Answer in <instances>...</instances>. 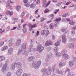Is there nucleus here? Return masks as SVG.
<instances>
[{
	"label": "nucleus",
	"instance_id": "obj_1",
	"mask_svg": "<svg viewBox=\"0 0 76 76\" xmlns=\"http://www.w3.org/2000/svg\"><path fill=\"white\" fill-rule=\"evenodd\" d=\"M41 62L40 61H38L37 62L35 61H33L32 64V66L35 69H38L41 66Z\"/></svg>",
	"mask_w": 76,
	"mask_h": 76
},
{
	"label": "nucleus",
	"instance_id": "obj_2",
	"mask_svg": "<svg viewBox=\"0 0 76 76\" xmlns=\"http://www.w3.org/2000/svg\"><path fill=\"white\" fill-rule=\"evenodd\" d=\"M44 50V47L42 45H39L37 47V50L39 51V53L42 52Z\"/></svg>",
	"mask_w": 76,
	"mask_h": 76
},
{
	"label": "nucleus",
	"instance_id": "obj_3",
	"mask_svg": "<svg viewBox=\"0 0 76 76\" xmlns=\"http://www.w3.org/2000/svg\"><path fill=\"white\" fill-rule=\"evenodd\" d=\"M23 72V70H22V69H20L16 71L15 74L17 76H20Z\"/></svg>",
	"mask_w": 76,
	"mask_h": 76
},
{
	"label": "nucleus",
	"instance_id": "obj_4",
	"mask_svg": "<svg viewBox=\"0 0 76 76\" xmlns=\"http://www.w3.org/2000/svg\"><path fill=\"white\" fill-rule=\"evenodd\" d=\"M21 54L22 55H25L26 54V49H20L19 50L18 54Z\"/></svg>",
	"mask_w": 76,
	"mask_h": 76
},
{
	"label": "nucleus",
	"instance_id": "obj_5",
	"mask_svg": "<svg viewBox=\"0 0 76 76\" xmlns=\"http://www.w3.org/2000/svg\"><path fill=\"white\" fill-rule=\"evenodd\" d=\"M61 17L59 18H58L56 19V20H55V23L54 24V26L55 27H58V22H59V21H60L61 20Z\"/></svg>",
	"mask_w": 76,
	"mask_h": 76
},
{
	"label": "nucleus",
	"instance_id": "obj_6",
	"mask_svg": "<svg viewBox=\"0 0 76 76\" xmlns=\"http://www.w3.org/2000/svg\"><path fill=\"white\" fill-rule=\"evenodd\" d=\"M46 33V36H47L49 34H50V32H49V31L48 30H47L46 31H45V30H44L43 31H41V34L42 35H44Z\"/></svg>",
	"mask_w": 76,
	"mask_h": 76
},
{
	"label": "nucleus",
	"instance_id": "obj_7",
	"mask_svg": "<svg viewBox=\"0 0 76 76\" xmlns=\"http://www.w3.org/2000/svg\"><path fill=\"white\" fill-rule=\"evenodd\" d=\"M51 3V1H49L48 3H47V1L45 0L44 1L43 3V7H47Z\"/></svg>",
	"mask_w": 76,
	"mask_h": 76
},
{
	"label": "nucleus",
	"instance_id": "obj_8",
	"mask_svg": "<svg viewBox=\"0 0 76 76\" xmlns=\"http://www.w3.org/2000/svg\"><path fill=\"white\" fill-rule=\"evenodd\" d=\"M66 64V62H65L61 61L59 63V66L60 68H61L63 66H64Z\"/></svg>",
	"mask_w": 76,
	"mask_h": 76
},
{
	"label": "nucleus",
	"instance_id": "obj_9",
	"mask_svg": "<svg viewBox=\"0 0 76 76\" xmlns=\"http://www.w3.org/2000/svg\"><path fill=\"white\" fill-rule=\"evenodd\" d=\"M69 65L70 67H73L75 64V61L73 60H70L69 62Z\"/></svg>",
	"mask_w": 76,
	"mask_h": 76
},
{
	"label": "nucleus",
	"instance_id": "obj_10",
	"mask_svg": "<svg viewBox=\"0 0 76 76\" xmlns=\"http://www.w3.org/2000/svg\"><path fill=\"white\" fill-rule=\"evenodd\" d=\"M51 68L49 67L47 70L46 72H45L46 75H51Z\"/></svg>",
	"mask_w": 76,
	"mask_h": 76
},
{
	"label": "nucleus",
	"instance_id": "obj_11",
	"mask_svg": "<svg viewBox=\"0 0 76 76\" xmlns=\"http://www.w3.org/2000/svg\"><path fill=\"white\" fill-rule=\"evenodd\" d=\"M56 72L58 74H60V75H63V73H64V71L63 70L61 69L59 71V69H56Z\"/></svg>",
	"mask_w": 76,
	"mask_h": 76
},
{
	"label": "nucleus",
	"instance_id": "obj_12",
	"mask_svg": "<svg viewBox=\"0 0 76 76\" xmlns=\"http://www.w3.org/2000/svg\"><path fill=\"white\" fill-rule=\"evenodd\" d=\"M5 14L7 15H10L12 16L13 15V12L12 11L10 12V10H7L5 12Z\"/></svg>",
	"mask_w": 76,
	"mask_h": 76
},
{
	"label": "nucleus",
	"instance_id": "obj_13",
	"mask_svg": "<svg viewBox=\"0 0 76 76\" xmlns=\"http://www.w3.org/2000/svg\"><path fill=\"white\" fill-rule=\"evenodd\" d=\"M34 48H33V45L31 44L30 45L28 48V51L29 52H32L34 51Z\"/></svg>",
	"mask_w": 76,
	"mask_h": 76
},
{
	"label": "nucleus",
	"instance_id": "obj_14",
	"mask_svg": "<svg viewBox=\"0 0 76 76\" xmlns=\"http://www.w3.org/2000/svg\"><path fill=\"white\" fill-rule=\"evenodd\" d=\"M7 64H5L3 66V67L1 69L2 72H4L5 70H6V69H7Z\"/></svg>",
	"mask_w": 76,
	"mask_h": 76
},
{
	"label": "nucleus",
	"instance_id": "obj_15",
	"mask_svg": "<svg viewBox=\"0 0 76 76\" xmlns=\"http://www.w3.org/2000/svg\"><path fill=\"white\" fill-rule=\"evenodd\" d=\"M61 31L62 32H64V34H67L68 32V31H67V28H66L65 27H63L61 29Z\"/></svg>",
	"mask_w": 76,
	"mask_h": 76
},
{
	"label": "nucleus",
	"instance_id": "obj_16",
	"mask_svg": "<svg viewBox=\"0 0 76 76\" xmlns=\"http://www.w3.org/2000/svg\"><path fill=\"white\" fill-rule=\"evenodd\" d=\"M63 56L64 59L65 60H68L70 58V56L67 54L64 53L63 54Z\"/></svg>",
	"mask_w": 76,
	"mask_h": 76
},
{
	"label": "nucleus",
	"instance_id": "obj_17",
	"mask_svg": "<svg viewBox=\"0 0 76 76\" xmlns=\"http://www.w3.org/2000/svg\"><path fill=\"white\" fill-rule=\"evenodd\" d=\"M37 27V24H35L32 25H30L29 26V30L30 31H31L32 29L33 28H36Z\"/></svg>",
	"mask_w": 76,
	"mask_h": 76
},
{
	"label": "nucleus",
	"instance_id": "obj_18",
	"mask_svg": "<svg viewBox=\"0 0 76 76\" xmlns=\"http://www.w3.org/2000/svg\"><path fill=\"white\" fill-rule=\"evenodd\" d=\"M61 42V40H58L57 42L55 43V46H56V47H58V46L60 45V42Z\"/></svg>",
	"mask_w": 76,
	"mask_h": 76
},
{
	"label": "nucleus",
	"instance_id": "obj_19",
	"mask_svg": "<svg viewBox=\"0 0 76 76\" xmlns=\"http://www.w3.org/2000/svg\"><path fill=\"white\" fill-rule=\"evenodd\" d=\"M35 58V57L34 56H31L28 59V61H33L34 59Z\"/></svg>",
	"mask_w": 76,
	"mask_h": 76
},
{
	"label": "nucleus",
	"instance_id": "obj_20",
	"mask_svg": "<svg viewBox=\"0 0 76 76\" xmlns=\"http://www.w3.org/2000/svg\"><path fill=\"white\" fill-rule=\"evenodd\" d=\"M5 3V4H7L6 7L8 8V9H12V6L10 5V4H8L7 2H3V3Z\"/></svg>",
	"mask_w": 76,
	"mask_h": 76
},
{
	"label": "nucleus",
	"instance_id": "obj_21",
	"mask_svg": "<svg viewBox=\"0 0 76 76\" xmlns=\"http://www.w3.org/2000/svg\"><path fill=\"white\" fill-rule=\"evenodd\" d=\"M52 44H53L52 43V42H51L50 41H48L46 42L45 43V45L46 47H47V46H48L49 45H52Z\"/></svg>",
	"mask_w": 76,
	"mask_h": 76
},
{
	"label": "nucleus",
	"instance_id": "obj_22",
	"mask_svg": "<svg viewBox=\"0 0 76 76\" xmlns=\"http://www.w3.org/2000/svg\"><path fill=\"white\" fill-rule=\"evenodd\" d=\"M16 10L18 12H20V9H21V6L20 5H17L15 7Z\"/></svg>",
	"mask_w": 76,
	"mask_h": 76
},
{
	"label": "nucleus",
	"instance_id": "obj_23",
	"mask_svg": "<svg viewBox=\"0 0 76 76\" xmlns=\"http://www.w3.org/2000/svg\"><path fill=\"white\" fill-rule=\"evenodd\" d=\"M20 43H21V40L19 39H18L17 41L16 44V46L18 47L19 46Z\"/></svg>",
	"mask_w": 76,
	"mask_h": 76
},
{
	"label": "nucleus",
	"instance_id": "obj_24",
	"mask_svg": "<svg viewBox=\"0 0 76 76\" xmlns=\"http://www.w3.org/2000/svg\"><path fill=\"white\" fill-rule=\"evenodd\" d=\"M16 66L18 68H20L22 66V64L20 63H18L16 64Z\"/></svg>",
	"mask_w": 76,
	"mask_h": 76
},
{
	"label": "nucleus",
	"instance_id": "obj_25",
	"mask_svg": "<svg viewBox=\"0 0 76 76\" xmlns=\"http://www.w3.org/2000/svg\"><path fill=\"white\" fill-rule=\"evenodd\" d=\"M13 51V48H10L8 50V54L9 55H11L12 54Z\"/></svg>",
	"mask_w": 76,
	"mask_h": 76
},
{
	"label": "nucleus",
	"instance_id": "obj_26",
	"mask_svg": "<svg viewBox=\"0 0 76 76\" xmlns=\"http://www.w3.org/2000/svg\"><path fill=\"white\" fill-rule=\"evenodd\" d=\"M69 23L70 25H75L76 23V21L75 20H70L69 21Z\"/></svg>",
	"mask_w": 76,
	"mask_h": 76
},
{
	"label": "nucleus",
	"instance_id": "obj_27",
	"mask_svg": "<svg viewBox=\"0 0 76 76\" xmlns=\"http://www.w3.org/2000/svg\"><path fill=\"white\" fill-rule=\"evenodd\" d=\"M15 64L13 63L11 65V66L10 69L11 70H15Z\"/></svg>",
	"mask_w": 76,
	"mask_h": 76
},
{
	"label": "nucleus",
	"instance_id": "obj_28",
	"mask_svg": "<svg viewBox=\"0 0 76 76\" xmlns=\"http://www.w3.org/2000/svg\"><path fill=\"white\" fill-rule=\"evenodd\" d=\"M12 39H11L10 40H9L8 42V43L9 44V47H11V45H12V44H13V42H12Z\"/></svg>",
	"mask_w": 76,
	"mask_h": 76
},
{
	"label": "nucleus",
	"instance_id": "obj_29",
	"mask_svg": "<svg viewBox=\"0 0 76 76\" xmlns=\"http://www.w3.org/2000/svg\"><path fill=\"white\" fill-rule=\"evenodd\" d=\"M8 47L7 46H5L3 47L2 49H1V50L2 51H5V50H7Z\"/></svg>",
	"mask_w": 76,
	"mask_h": 76
},
{
	"label": "nucleus",
	"instance_id": "obj_30",
	"mask_svg": "<svg viewBox=\"0 0 76 76\" xmlns=\"http://www.w3.org/2000/svg\"><path fill=\"white\" fill-rule=\"evenodd\" d=\"M26 43H24L22 46L21 49L25 50L26 48Z\"/></svg>",
	"mask_w": 76,
	"mask_h": 76
},
{
	"label": "nucleus",
	"instance_id": "obj_31",
	"mask_svg": "<svg viewBox=\"0 0 76 76\" xmlns=\"http://www.w3.org/2000/svg\"><path fill=\"white\" fill-rule=\"evenodd\" d=\"M49 27L50 29H53L54 28V24H53V23H51L50 24Z\"/></svg>",
	"mask_w": 76,
	"mask_h": 76
},
{
	"label": "nucleus",
	"instance_id": "obj_32",
	"mask_svg": "<svg viewBox=\"0 0 76 76\" xmlns=\"http://www.w3.org/2000/svg\"><path fill=\"white\" fill-rule=\"evenodd\" d=\"M74 47V45L72 43H70L69 45V48H71V49H73Z\"/></svg>",
	"mask_w": 76,
	"mask_h": 76
},
{
	"label": "nucleus",
	"instance_id": "obj_33",
	"mask_svg": "<svg viewBox=\"0 0 76 76\" xmlns=\"http://www.w3.org/2000/svg\"><path fill=\"white\" fill-rule=\"evenodd\" d=\"M21 24H18V26L17 28V30H20L22 29V26H20Z\"/></svg>",
	"mask_w": 76,
	"mask_h": 76
},
{
	"label": "nucleus",
	"instance_id": "obj_34",
	"mask_svg": "<svg viewBox=\"0 0 76 76\" xmlns=\"http://www.w3.org/2000/svg\"><path fill=\"white\" fill-rule=\"evenodd\" d=\"M5 59V57L3 56H0V61H1L3 60H4Z\"/></svg>",
	"mask_w": 76,
	"mask_h": 76
},
{
	"label": "nucleus",
	"instance_id": "obj_35",
	"mask_svg": "<svg viewBox=\"0 0 76 76\" xmlns=\"http://www.w3.org/2000/svg\"><path fill=\"white\" fill-rule=\"evenodd\" d=\"M69 42L75 41H76V39L75 38L72 39V37H69Z\"/></svg>",
	"mask_w": 76,
	"mask_h": 76
},
{
	"label": "nucleus",
	"instance_id": "obj_36",
	"mask_svg": "<svg viewBox=\"0 0 76 76\" xmlns=\"http://www.w3.org/2000/svg\"><path fill=\"white\" fill-rule=\"evenodd\" d=\"M56 57H60L61 55V54L60 52L56 53Z\"/></svg>",
	"mask_w": 76,
	"mask_h": 76
},
{
	"label": "nucleus",
	"instance_id": "obj_37",
	"mask_svg": "<svg viewBox=\"0 0 76 76\" xmlns=\"http://www.w3.org/2000/svg\"><path fill=\"white\" fill-rule=\"evenodd\" d=\"M58 50V47H55L53 48V51L54 52H55V53L57 52Z\"/></svg>",
	"mask_w": 76,
	"mask_h": 76
},
{
	"label": "nucleus",
	"instance_id": "obj_38",
	"mask_svg": "<svg viewBox=\"0 0 76 76\" xmlns=\"http://www.w3.org/2000/svg\"><path fill=\"white\" fill-rule=\"evenodd\" d=\"M27 31H28V30L26 28H23V33H26V32H27Z\"/></svg>",
	"mask_w": 76,
	"mask_h": 76
},
{
	"label": "nucleus",
	"instance_id": "obj_39",
	"mask_svg": "<svg viewBox=\"0 0 76 76\" xmlns=\"http://www.w3.org/2000/svg\"><path fill=\"white\" fill-rule=\"evenodd\" d=\"M25 5L26 7H29V6H30V5H31V4L30 3H26L25 4Z\"/></svg>",
	"mask_w": 76,
	"mask_h": 76
},
{
	"label": "nucleus",
	"instance_id": "obj_40",
	"mask_svg": "<svg viewBox=\"0 0 76 76\" xmlns=\"http://www.w3.org/2000/svg\"><path fill=\"white\" fill-rule=\"evenodd\" d=\"M48 56L49 58H50V57H52L53 54L51 53H50L49 54H48Z\"/></svg>",
	"mask_w": 76,
	"mask_h": 76
},
{
	"label": "nucleus",
	"instance_id": "obj_41",
	"mask_svg": "<svg viewBox=\"0 0 76 76\" xmlns=\"http://www.w3.org/2000/svg\"><path fill=\"white\" fill-rule=\"evenodd\" d=\"M46 20V18L42 17L41 19L40 22H43Z\"/></svg>",
	"mask_w": 76,
	"mask_h": 76
},
{
	"label": "nucleus",
	"instance_id": "obj_42",
	"mask_svg": "<svg viewBox=\"0 0 76 76\" xmlns=\"http://www.w3.org/2000/svg\"><path fill=\"white\" fill-rule=\"evenodd\" d=\"M47 69L46 68H44L43 69H42L41 70L42 72L45 73V72H47Z\"/></svg>",
	"mask_w": 76,
	"mask_h": 76
},
{
	"label": "nucleus",
	"instance_id": "obj_43",
	"mask_svg": "<svg viewBox=\"0 0 76 76\" xmlns=\"http://www.w3.org/2000/svg\"><path fill=\"white\" fill-rule=\"evenodd\" d=\"M67 76H74V74L73 73H69L68 74Z\"/></svg>",
	"mask_w": 76,
	"mask_h": 76
},
{
	"label": "nucleus",
	"instance_id": "obj_44",
	"mask_svg": "<svg viewBox=\"0 0 76 76\" xmlns=\"http://www.w3.org/2000/svg\"><path fill=\"white\" fill-rule=\"evenodd\" d=\"M49 12H50V10H49V9L47 8L44 11V13H48Z\"/></svg>",
	"mask_w": 76,
	"mask_h": 76
},
{
	"label": "nucleus",
	"instance_id": "obj_45",
	"mask_svg": "<svg viewBox=\"0 0 76 76\" xmlns=\"http://www.w3.org/2000/svg\"><path fill=\"white\" fill-rule=\"evenodd\" d=\"M12 20L13 21H16V22H18V19L16 18H14L12 19Z\"/></svg>",
	"mask_w": 76,
	"mask_h": 76
},
{
	"label": "nucleus",
	"instance_id": "obj_46",
	"mask_svg": "<svg viewBox=\"0 0 76 76\" xmlns=\"http://www.w3.org/2000/svg\"><path fill=\"white\" fill-rule=\"evenodd\" d=\"M45 61H46V62H49L50 60L49 58H46L45 60Z\"/></svg>",
	"mask_w": 76,
	"mask_h": 76
},
{
	"label": "nucleus",
	"instance_id": "obj_47",
	"mask_svg": "<svg viewBox=\"0 0 76 76\" xmlns=\"http://www.w3.org/2000/svg\"><path fill=\"white\" fill-rule=\"evenodd\" d=\"M25 15V12H23L21 13V18H23V16H24Z\"/></svg>",
	"mask_w": 76,
	"mask_h": 76
},
{
	"label": "nucleus",
	"instance_id": "obj_48",
	"mask_svg": "<svg viewBox=\"0 0 76 76\" xmlns=\"http://www.w3.org/2000/svg\"><path fill=\"white\" fill-rule=\"evenodd\" d=\"M48 50V51H50L51 50H52V48H51V47H49L47 48Z\"/></svg>",
	"mask_w": 76,
	"mask_h": 76
},
{
	"label": "nucleus",
	"instance_id": "obj_49",
	"mask_svg": "<svg viewBox=\"0 0 76 76\" xmlns=\"http://www.w3.org/2000/svg\"><path fill=\"white\" fill-rule=\"evenodd\" d=\"M53 67V72H54V71L55 70V68H56V66L55 65H53L52 66Z\"/></svg>",
	"mask_w": 76,
	"mask_h": 76
},
{
	"label": "nucleus",
	"instance_id": "obj_50",
	"mask_svg": "<svg viewBox=\"0 0 76 76\" xmlns=\"http://www.w3.org/2000/svg\"><path fill=\"white\" fill-rule=\"evenodd\" d=\"M62 38L63 39H66V35L64 34H63L62 36Z\"/></svg>",
	"mask_w": 76,
	"mask_h": 76
},
{
	"label": "nucleus",
	"instance_id": "obj_51",
	"mask_svg": "<svg viewBox=\"0 0 76 76\" xmlns=\"http://www.w3.org/2000/svg\"><path fill=\"white\" fill-rule=\"evenodd\" d=\"M66 39H62V42L63 43H66Z\"/></svg>",
	"mask_w": 76,
	"mask_h": 76
},
{
	"label": "nucleus",
	"instance_id": "obj_52",
	"mask_svg": "<svg viewBox=\"0 0 76 76\" xmlns=\"http://www.w3.org/2000/svg\"><path fill=\"white\" fill-rule=\"evenodd\" d=\"M4 42H0V47H1V46H2L3 44H4Z\"/></svg>",
	"mask_w": 76,
	"mask_h": 76
},
{
	"label": "nucleus",
	"instance_id": "obj_53",
	"mask_svg": "<svg viewBox=\"0 0 76 76\" xmlns=\"http://www.w3.org/2000/svg\"><path fill=\"white\" fill-rule=\"evenodd\" d=\"M43 66L45 67L46 66H48V63H44L43 64Z\"/></svg>",
	"mask_w": 76,
	"mask_h": 76
},
{
	"label": "nucleus",
	"instance_id": "obj_54",
	"mask_svg": "<svg viewBox=\"0 0 76 76\" xmlns=\"http://www.w3.org/2000/svg\"><path fill=\"white\" fill-rule=\"evenodd\" d=\"M59 10V9L55 10H54L55 12H54V13H55V14H56V13H57V12H58Z\"/></svg>",
	"mask_w": 76,
	"mask_h": 76
},
{
	"label": "nucleus",
	"instance_id": "obj_55",
	"mask_svg": "<svg viewBox=\"0 0 76 76\" xmlns=\"http://www.w3.org/2000/svg\"><path fill=\"white\" fill-rule=\"evenodd\" d=\"M72 30L74 31H75V30H76V26H74L72 28Z\"/></svg>",
	"mask_w": 76,
	"mask_h": 76
},
{
	"label": "nucleus",
	"instance_id": "obj_56",
	"mask_svg": "<svg viewBox=\"0 0 76 76\" xmlns=\"http://www.w3.org/2000/svg\"><path fill=\"white\" fill-rule=\"evenodd\" d=\"M71 33L72 34V35H74L75 34V31H73L71 32Z\"/></svg>",
	"mask_w": 76,
	"mask_h": 76
},
{
	"label": "nucleus",
	"instance_id": "obj_57",
	"mask_svg": "<svg viewBox=\"0 0 76 76\" xmlns=\"http://www.w3.org/2000/svg\"><path fill=\"white\" fill-rule=\"evenodd\" d=\"M40 3V0H37L36 2V4H39Z\"/></svg>",
	"mask_w": 76,
	"mask_h": 76
},
{
	"label": "nucleus",
	"instance_id": "obj_58",
	"mask_svg": "<svg viewBox=\"0 0 76 76\" xmlns=\"http://www.w3.org/2000/svg\"><path fill=\"white\" fill-rule=\"evenodd\" d=\"M30 7L31 8H34V4L32 3L31 4Z\"/></svg>",
	"mask_w": 76,
	"mask_h": 76
},
{
	"label": "nucleus",
	"instance_id": "obj_59",
	"mask_svg": "<svg viewBox=\"0 0 76 76\" xmlns=\"http://www.w3.org/2000/svg\"><path fill=\"white\" fill-rule=\"evenodd\" d=\"M70 72V69H69L67 68L66 69L65 72L66 73V72Z\"/></svg>",
	"mask_w": 76,
	"mask_h": 76
},
{
	"label": "nucleus",
	"instance_id": "obj_60",
	"mask_svg": "<svg viewBox=\"0 0 76 76\" xmlns=\"http://www.w3.org/2000/svg\"><path fill=\"white\" fill-rule=\"evenodd\" d=\"M55 38L56 37H55V36L54 35H52V39L53 40H54L55 39Z\"/></svg>",
	"mask_w": 76,
	"mask_h": 76
},
{
	"label": "nucleus",
	"instance_id": "obj_61",
	"mask_svg": "<svg viewBox=\"0 0 76 76\" xmlns=\"http://www.w3.org/2000/svg\"><path fill=\"white\" fill-rule=\"evenodd\" d=\"M10 26L8 27L6 29V31H9V30H10Z\"/></svg>",
	"mask_w": 76,
	"mask_h": 76
},
{
	"label": "nucleus",
	"instance_id": "obj_62",
	"mask_svg": "<svg viewBox=\"0 0 76 76\" xmlns=\"http://www.w3.org/2000/svg\"><path fill=\"white\" fill-rule=\"evenodd\" d=\"M28 0H23V2L25 4L27 3H28Z\"/></svg>",
	"mask_w": 76,
	"mask_h": 76
},
{
	"label": "nucleus",
	"instance_id": "obj_63",
	"mask_svg": "<svg viewBox=\"0 0 76 76\" xmlns=\"http://www.w3.org/2000/svg\"><path fill=\"white\" fill-rule=\"evenodd\" d=\"M53 16H54V14H50V15H49V17L51 18V17H53Z\"/></svg>",
	"mask_w": 76,
	"mask_h": 76
},
{
	"label": "nucleus",
	"instance_id": "obj_64",
	"mask_svg": "<svg viewBox=\"0 0 76 76\" xmlns=\"http://www.w3.org/2000/svg\"><path fill=\"white\" fill-rule=\"evenodd\" d=\"M17 27H14L13 28H12L11 30H15L16 28H17Z\"/></svg>",
	"mask_w": 76,
	"mask_h": 76
}]
</instances>
